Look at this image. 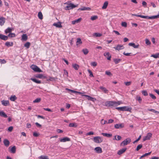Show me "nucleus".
<instances>
[{"label":"nucleus","mask_w":159,"mask_h":159,"mask_svg":"<svg viewBox=\"0 0 159 159\" xmlns=\"http://www.w3.org/2000/svg\"><path fill=\"white\" fill-rule=\"evenodd\" d=\"M116 109L118 110V111H128L131 112V110L132 109V108L129 106H124L120 107H117Z\"/></svg>","instance_id":"obj_1"},{"label":"nucleus","mask_w":159,"mask_h":159,"mask_svg":"<svg viewBox=\"0 0 159 159\" xmlns=\"http://www.w3.org/2000/svg\"><path fill=\"white\" fill-rule=\"evenodd\" d=\"M31 68L34 71L38 72H42V71L37 66L34 65H32L31 66Z\"/></svg>","instance_id":"obj_2"},{"label":"nucleus","mask_w":159,"mask_h":159,"mask_svg":"<svg viewBox=\"0 0 159 159\" xmlns=\"http://www.w3.org/2000/svg\"><path fill=\"white\" fill-rule=\"evenodd\" d=\"M131 141V139L130 138H127L123 141L120 144V146H123L127 145Z\"/></svg>","instance_id":"obj_3"},{"label":"nucleus","mask_w":159,"mask_h":159,"mask_svg":"<svg viewBox=\"0 0 159 159\" xmlns=\"http://www.w3.org/2000/svg\"><path fill=\"white\" fill-rule=\"evenodd\" d=\"M93 140L96 143H100L103 141V139L99 136H96L93 138Z\"/></svg>","instance_id":"obj_4"},{"label":"nucleus","mask_w":159,"mask_h":159,"mask_svg":"<svg viewBox=\"0 0 159 159\" xmlns=\"http://www.w3.org/2000/svg\"><path fill=\"white\" fill-rule=\"evenodd\" d=\"M115 102L114 101H107L105 102V106L107 107H112L115 106Z\"/></svg>","instance_id":"obj_5"},{"label":"nucleus","mask_w":159,"mask_h":159,"mask_svg":"<svg viewBox=\"0 0 159 159\" xmlns=\"http://www.w3.org/2000/svg\"><path fill=\"white\" fill-rule=\"evenodd\" d=\"M34 76L37 78H39L40 79H47V77L46 76L43 75L42 74H37L34 75Z\"/></svg>","instance_id":"obj_6"},{"label":"nucleus","mask_w":159,"mask_h":159,"mask_svg":"<svg viewBox=\"0 0 159 159\" xmlns=\"http://www.w3.org/2000/svg\"><path fill=\"white\" fill-rule=\"evenodd\" d=\"M126 150H127L126 148H122V149L119 150L118 151L117 154L118 155H120L122 154L123 153H124L126 151Z\"/></svg>","instance_id":"obj_7"},{"label":"nucleus","mask_w":159,"mask_h":159,"mask_svg":"<svg viewBox=\"0 0 159 159\" xmlns=\"http://www.w3.org/2000/svg\"><path fill=\"white\" fill-rule=\"evenodd\" d=\"M124 124L123 123H121L120 124H116L115 125L114 127L116 129H117L122 128L124 127Z\"/></svg>","instance_id":"obj_8"},{"label":"nucleus","mask_w":159,"mask_h":159,"mask_svg":"<svg viewBox=\"0 0 159 159\" xmlns=\"http://www.w3.org/2000/svg\"><path fill=\"white\" fill-rule=\"evenodd\" d=\"M114 48L116 50L119 51L120 49H123L124 48V47L122 45L118 44L117 45L116 47H114Z\"/></svg>","instance_id":"obj_9"},{"label":"nucleus","mask_w":159,"mask_h":159,"mask_svg":"<svg viewBox=\"0 0 159 159\" xmlns=\"http://www.w3.org/2000/svg\"><path fill=\"white\" fill-rule=\"evenodd\" d=\"M82 96H85L87 98V99L89 100H90L93 102H94L96 100V99L94 98H93L92 97H90L88 95H82Z\"/></svg>","instance_id":"obj_10"},{"label":"nucleus","mask_w":159,"mask_h":159,"mask_svg":"<svg viewBox=\"0 0 159 159\" xmlns=\"http://www.w3.org/2000/svg\"><path fill=\"white\" fill-rule=\"evenodd\" d=\"M2 104L4 106H7L10 105L9 102L8 100H3L1 101Z\"/></svg>","instance_id":"obj_11"},{"label":"nucleus","mask_w":159,"mask_h":159,"mask_svg":"<svg viewBox=\"0 0 159 159\" xmlns=\"http://www.w3.org/2000/svg\"><path fill=\"white\" fill-rule=\"evenodd\" d=\"M70 140V138L67 137H64L60 139L61 142H65L66 141H69Z\"/></svg>","instance_id":"obj_12"},{"label":"nucleus","mask_w":159,"mask_h":159,"mask_svg":"<svg viewBox=\"0 0 159 159\" xmlns=\"http://www.w3.org/2000/svg\"><path fill=\"white\" fill-rule=\"evenodd\" d=\"M94 150L96 152L98 153H100L102 152V148L100 147H97L94 148Z\"/></svg>","instance_id":"obj_13"},{"label":"nucleus","mask_w":159,"mask_h":159,"mask_svg":"<svg viewBox=\"0 0 159 159\" xmlns=\"http://www.w3.org/2000/svg\"><path fill=\"white\" fill-rule=\"evenodd\" d=\"M91 8L89 7H82L81 8H80L78 9V11L80 10L81 11H89L91 10Z\"/></svg>","instance_id":"obj_14"},{"label":"nucleus","mask_w":159,"mask_h":159,"mask_svg":"<svg viewBox=\"0 0 159 159\" xmlns=\"http://www.w3.org/2000/svg\"><path fill=\"white\" fill-rule=\"evenodd\" d=\"M104 55L105 57L107 56V58L108 60H110L111 58V56L110 55V53L109 52H105L104 53Z\"/></svg>","instance_id":"obj_15"},{"label":"nucleus","mask_w":159,"mask_h":159,"mask_svg":"<svg viewBox=\"0 0 159 159\" xmlns=\"http://www.w3.org/2000/svg\"><path fill=\"white\" fill-rule=\"evenodd\" d=\"M0 39L4 40H7L8 39V36L0 34Z\"/></svg>","instance_id":"obj_16"},{"label":"nucleus","mask_w":159,"mask_h":159,"mask_svg":"<svg viewBox=\"0 0 159 159\" xmlns=\"http://www.w3.org/2000/svg\"><path fill=\"white\" fill-rule=\"evenodd\" d=\"M128 45L129 46H132L135 48H138L139 46V44H135L134 43H129Z\"/></svg>","instance_id":"obj_17"},{"label":"nucleus","mask_w":159,"mask_h":159,"mask_svg":"<svg viewBox=\"0 0 159 159\" xmlns=\"http://www.w3.org/2000/svg\"><path fill=\"white\" fill-rule=\"evenodd\" d=\"M82 20V18H80L78 19L72 21L71 22V23L73 25H75L76 24L80 22Z\"/></svg>","instance_id":"obj_18"},{"label":"nucleus","mask_w":159,"mask_h":159,"mask_svg":"<svg viewBox=\"0 0 159 159\" xmlns=\"http://www.w3.org/2000/svg\"><path fill=\"white\" fill-rule=\"evenodd\" d=\"M3 143L5 146L8 147L9 145L10 142L7 139H5L3 140Z\"/></svg>","instance_id":"obj_19"},{"label":"nucleus","mask_w":159,"mask_h":159,"mask_svg":"<svg viewBox=\"0 0 159 159\" xmlns=\"http://www.w3.org/2000/svg\"><path fill=\"white\" fill-rule=\"evenodd\" d=\"M5 18L3 17L0 18V25H3L5 22Z\"/></svg>","instance_id":"obj_20"},{"label":"nucleus","mask_w":159,"mask_h":159,"mask_svg":"<svg viewBox=\"0 0 159 159\" xmlns=\"http://www.w3.org/2000/svg\"><path fill=\"white\" fill-rule=\"evenodd\" d=\"M28 39V37L26 34H23L21 37V40L24 41H26Z\"/></svg>","instance_id":"obj_21"},{"label":"nucleus","mask_w":159,"mask_h":159,"mask_svg":"<svg viewBox=\"0 0 159 159\" xmlns=\"http://www.w3.org/2000/svg\"><path fill=\"white\" fill-rule=\"evenodd\" d=\"M13 30V28H10L9 27L5 31V32L6 34L8 33H11L12 30Z\"/></svg>","instance_id":"obj_22"},{"label":"nucleus","mask_w":159,"mask_h":159,"mask_svg":"<svg viewBox=\"0 0 159 159\" xmlns=\"http://www.w3.org/2000/svg\"><path fill=\"white\" fill-rule=\"evenodd\" d=\"M100 89H101L105 93H107L108 92V90L106 89L105 87L102 86H101L100 87Z\"/></svg>","instance_id":"obj_23"},{"label":"nucleus","mask_w":159,"mask_h":159,"mask_svg":"<svg viewBox=\"0 0 159 159\" xmlns=\"http://www.w3.org/2000/svg\"><path fill=\"white\" fill-rule=\"evenodd\" d=\"M101 134L103 136L107 137L108 138L111 137L112 136V134H108V133H102Z\"/></svg>","instance_id":"obj_24"},{"label":"nucleus","mask_w":159,"mask_h":159,"mask_svg":"<svg viewBox=\"0 0 159 159\" xmlns=\"http://www.w3.org/2000/svg\"><path fill=\"white\" fill-rule=\"evenodd\" d=\"M53 25L58 28H61L62 27L61 23L60 22H59L58 23H54L53 24Z\"/></svg>","instance_id":"obj_25"},{"label":"nucleus","mask_w":159,"mask_h":159,"mask_svg":"<svg viewBox=\"0 0 159 159\" xmlns=\"http://www.w3.org/2000/svg\"><path fill=\"white\" fill-rule=\"evenodd\" d=\"M30 80L33 81V82H34L35 83H36L37 84H41V81L40 80H37L35 78H31Z\"/></svg>","instance_id":"obj_26"},{"label":"nucleus","mask_w":159,"mask_h":159,"mask_svg":"<svg viewBox=\"0 0 159 159\" xmlns=\"http://www.w3.org/2000/svg\"><path fill=\"white\" fill-rule=\"evenodd\" d=\"M77 126V125L76 123H70L69 125V127H73L76 128Z\"/></svg>","instance_id":"obj_27"},{"label":"nucleus","mask_w":159,"mask_h":159,"mask_svg":"<svg viewBox=\"0 0 159 159\" xmlns=\"http://www.w3.org/2000/svg\"><path fill=\"white\" fill-rule=\"evenodd\" d=\"M10 151L12 153H15L16 152V147L15 146L12 147Z\"/></svg>","instance_id":"obj_28"},{"label":"nucleus","mask_w":159,"mask_h":159,"mask_svg":"<svg viewBox=\"0 0 159 159\" xmlns=\"http://www.w3.org/2000/svg\"><path fill=\"white\" fill-rule=\"evenodd\" d=\"M72 67L76 70H78L80 67L79 65L76 64H73Z\"/></svg>","instance_id":"obj_29"},{"label":"nucleus","mask_w":159,"mask_h":159,"mask_svg":"<svg viewBox=\"0 0 159 159\" xmlns=\"http://www.w3.org/2000/svg\"><path fill=\"white\" fill-rule=\"evenodd\" d=\"M13 44V43L12 42H7L5 43V45L7 47L12 46Z\"/></svg>","instance_id":"obj_30"},{"label":"nucleus","mask_w":159,"mask_h":159,"mask_svg":"<svg viewBox=\"0 0 159 159\" xmlns=\"http://www.w3.org/2000/svg\"><path fill=\"white\" fill-rule=\"evenodd\" d=\"M17 99V97L15 95H12L10 98V100L12 101H14Z\"/></svg>","instance_id":"obj_31"},{"label":"nucleus","mask_w":159,"mask_h":159,"mask_svg":"<svg viewBox=\"0 0 159 159\" xmlns=\"http://www.w3.org/2000/svg\"><path fill=\"white\" fill-rule=\"evenodd\" d=\"M108 5V2L107 1H106L104 2L103 4V6H102V8L103 9H105L107 8Z\"/></svg>","instance_id":"obj_32"},{"label":"nucleus","mask_w":159,"mask_h":159,"mask_svg":"<svg viewBox=\"0 0 159 159\" xmlns=\"http://www.w3.org/2000/svg\"><path fill=\"white\" fill-rule=\"evenodd\" d=\"M0 116H3L5 118H7V115L3 111H0Z\"/></svg>","instance_id":"obj_33"},{"label":"nucleus","mask_w":159,"mask_h":159,"mask_svg":"<svg viewBox=\"0 0 159 159\" xmlns=\"http://www.w3.org/2000/svg\"><path fill=\"white\" fill-rule=\"evenodd\" d=\"M152 134L150 133H148L145 137L148 140L150 139V138L152 137Z\"/></svg>","instance_id":"obj_34"},{"label":"nucleus","mask_w":159,"mask_h":159,"mask_svg":"<svg viewBox=\"0 0 159 159\" xmlns=\"http://www.w3.org/2000/svg\"><path fill=\"white\" fill-rule=\"evenodd\" d=\"M122 59H114L113 60L114 61L116 64H117L120 61H121Z\"/></svg>","instance_id":"obj_35"},{"label":"nucleus","mask_w":159,"mask_h":159,"mask_svg":"<svg viewBox=\"0 0 159 159\" xmlns=\"http://www.w3.org/2000/svg\"><path fill=\"white\" fill-rule=\"evenodd\" d=\"M7 36L8 37L13 38L16 36V34L15 33H9Z\"/></svg>","instance_id":"obj_36"},{"label":"nucleus","mask_w":159,"mask_h":159,"mask_svg":"<svg viewBox=\"0 0 159 159\" xmlns=\"http://www.w3.org/2000/svg\"><path fill=\"white\" fill-rule=\"evenodd\" d=\"M38 16L39 18L42 20L43 18V16L42 12L41 11L39 12L38 14Z\"/></svg>","instance_id":"obj_37"},{"label":"nucleus","mask_w":159,"mask_h":159,"mask_svg":"<svg viewBox=\"0 0 159 159\" xmlns=\"http://www.w3.org/2000/svg\"><path fill=\"white\" fill-rule=\"evenodd\" d=\"M148 110L149 111L153 112L157 114H158L159 113V111H156L154 109H148Z\"/></svg>","instance_id":"obj_38"},{"label":"nucleus","mask_w":159,"mask_h":159,"mask_svg":"<svg viewBox=\"0 0 159 159\" xmlns=\"http://www.w3.org/2000/svg\"><path fill=\"white\" fill-rule=\"evenodd\" d=\"M82 51L85 55H87L89 52L88 50L86 48L83 49Z\"/></svg>","instance_id":"obj_39"},{"label":"nucleus","mask_w":159,"mask_h":159,"mask_svg":"<svg viewBox=\"0 0 159 159\" xmlns=\"http://www.w3.org/2000/svg\"><path fill=\"white\" fill-rule=\"evenodd\" d=\"M151 152H149L148 153H146L144 154L142 156H141L140 157V159L142 158L143 157H145L149 155H150L151 154Z\"/></svg>","instance_id":"obj_40"},{"label":"nucleus","mask_w":159,"mask_h":159,"mask_svg":"<svg viewBox=\"0 0 159 159\" xmlns=\"http://www.w3.org/2000/svg\"><path fill=\"white\" fill-rule=\"evenodd\" d=\"M159 53H158L155 54H153L151 56V57H152L155 58H157L159 57Z\"/></svg>","instance_id":"obj_41"},{"label":"nucleus","mask_w":159,"mask_h":159,"mask_svg":"<svg viewBox=\"0 0 159 159\" xmlns=\"http://www.w3.org/2000/svg\"><path fill=\"white\" fill-rule=\"evenodd\" d=\"M41 101V98H38L36 99L33 101L34 103H39V102Z\"/></svg>","instance_id":"obj_42"},{"label":"nucleus","mask_w":159,"mask_h":159,"mask_svg":"<svg viewBox=\"0 0 159 159\" xmlns=\"http://www.w3.org/2000/svg\"><path fill=\"white\" fill-rule=\"evenodd\" d=\"M30 42H27L24 44V46L27 48H30Z\"/></svg>","instance_id":"obj_43"},{"label":"nucleus","mask_w":159,"mask_h":159,"mask_svg":"<svg viewBox=\"0 0 159 159\" xmlns=\"http://www.w3.org/2000/svg\"><path fill=\"white\" fill-rule=\"evenodd\" d=\"M114 102H115V106H117L118 105H119L121 104L122 103V102L121 101H118L117 102L114 101Z\"/></svg>","instance_id":"obj_44"},{"label":"nucleus","mask_w":159,"mask_h":159,"mask_svg":"<svg viewBox=\"0 0 159 159\" xmlns=\"http://www.w3.org/2000/svg\"><path fill=\"white\" fill-rule=\"evenodd\" d=\"M136 100H138L140 103H141L142 99L140 96H136Z\"/></svg>","instance_id":"obj_45"},{"label":"nucleus","mask_w":159,"mask_h":159,"mask_svg":"<svg viewBox=\"0 0 159 159\" xmlns=\"http://www.w3.org/2000/svg\"><path fill=\"white\" fill-rule=\"evenodd\" d=\"M142 144H140L137 147L136 150L137 151H138L140 149H141L142 147Z\"/></svg>","instance_id":"obj_46"},{"label":"nucleus","mask_w":159,"mask_h":159,"mask_svg":"<svg viewBox=\"0 0 159 159\" xmlns=\"http://www.w3.org/2000/svg\"><path fill=\"white\" fill-rule=\"evenodd\" d=\"M39 159H49L48 158V157L47 156H40Z\"/></svg>","instance_id":"obj_47"},{"label":"nucleus","mask_w":159,"mask_h":159,"mask_svg":"<svg viewBox=\"0 0 159 159\" xmlns=\"http://www.w3.org/2000/svg\"><path fill=\"white\" fill-rule=\"evenodd\" d=\"M81 44L82 43V41H81V39L80 38H78L77 40L76 45H78V44Z\"/></svg>","instance_id":"obj_48"},{"label":"nucleus","mask_w":159,"mask_h":159,"mask_svg":"<svg viewBox=\"0 0 159 159\" xmlns=\"http://www.w3.org/2000/svg\"><path fill=\"white\" fill-rule=\"evenodd\" d=\"M98 18V17L97 16H91V19L92 20H96Z\"/></svg>","instance_id":"obj_49"},{"label":"nucleus","mask_w":159,"mask_h":159,"mask_svg":"<svg viewBox=\"0 0 159 159\" xmlns=\"http://www.w3.org/2000/svg\"><path fill=\"white\" fill-rule=\"evenodd\" d=\"M88 71L90 74L89 76L90 77H94L93 74V73L91 70H90L89 69H88Z\"/></svg>","instance_id":"obj_50"},{"label":"nucleus","mask_w":159,"mask_h":159,"mask_svg":"<svg viewBox=\"0 0 159 159\" xmlns=\"http://www.w3.org/2000/svg\"><path fill=\"white\" fill-rule=\"evenodd\" d=\"M142 94L144 96H147L148 95V93L146 91L143 90L142 92Z\"/></svg>","instance_id":"obj_51"},{"label":"nucleus","mask_w":159,"mask_h":159,"mask_svg":"<svg viewBox=\"0 0 159 159\" xmlns=\"http://www.w3.org/2000/svg\"><path fill=\"white\" fill-rule=\"evenodd\" d=\"M101 123L102 125H104L106 123L107 124V122L103 119H102L101 121Z\"/></svg>","instance_id":"obj_52"},{"label":"nucleus","mask_w":159,"mask_h":159,"mask_svg":"<svg viewBox=\"0 0 159 159\" xmlns=\"http://www.w3.org/2000/svg\"><path fill=\"white\" fill-rule=\"evenodd\" d=\"M145 43L147 45H149L151 44V42L148 39H145Z\"/></svg>","instance_id":"obj_53"},{"label":"nucleus","mask_w":159,"mask_h":159,"mask_svg":"<svg viewBox=\"0 0 159 159\" xmlns=\"http://www.w3.org/2000/svg\"><path fill=\"white\" fill-rule=\"evenodd\" d=\"M151 97L153 99H155L156 98V97L152 94L149 93V94Z\"/></svg>","instance_id":"obj_54"},{"label":"nucleus","mask_w":159,"mask_h":159,"mask_svg":"<svg viewBox=\"0 0 159 159\" xmlns=\"http://www.w3.org/2000/svg\"><path fill=\"white\" fill-rule=\"evenodd\" d=\"M78 4H77L76 5H74L73 3H71V5H70L71 8V9H73L74 8L77 7H78Z\"/></svg>","instance_id":"obj_55"},{"label":"nucleus","mask_w":159,"mask_h":159,"mask_svg":"<svg viewBox=\"0 0 159 159\" xmlns=\"http://www.w3.org/2000/svg\"><path fill=\"white\" fill-rule=\"evenodd\" d=\"M121 25L124 27H126L127 26V24L125 22H122L121 23Z\"/></svg>","instance_id":"obj_56"},{"label":"nucleus","mask_w":159,"mask_h":159,"mask_svg":"<svg viewBox=\"0 0 159 159\" xmlns=\"http://www.w3.org/2000/svg\"><path fill=\"white\" fill-rule=\"evenodd\" d=\"M65 9L66 10H68L70 9H71V6H70L67 5V6L65 8Z\"/></svg>","instance_id":"obj_57"},{"label":"nucleus","mask_w":159,"mask_h":159,"mask_svg":"<svg viewBox=\"0 0 159 159\" xmlns=\"http://www.w3.org/2000/svg\"><path fill=\"white\" fill-rule=\"evenodd\" d=\"M47 79V80L48 81H49V80H50V81H53V80H55V78H53V77H49V79Z\"/></svg>","instance_id":"obj_58"},{"label":"nucleus","mask_w":159,"mask_h":159,"mask_svg":"<svg viewBox=\"0 0 159 159\" xmlns=\"http://www.w3.org/2000/svg\"><path fill=\"white\" fill-rule=\"evenodd\" d=\"M91 65L93 66H96L97 65V63L96 62H93L91 63Z\"/></svg>","instance_id":"obj_59"},{"label":"nucleus","mask_w":159,"mask_h":159,"mask_svg":"<svg viewBox=\"0 0 159 159\" xmlns=\"http://www.w3.org/2000/svg\"><path fill=\"white\" fill-rule=\"evenodd\" d=\"M0 62L1 64H5L6 62V61L4 59H0Z\"/></svg>","instance_id":"obj_60"},{"label":"nucleus","mask_w":159,"mask_h":159,"mask_svg":"<svg viewBox=\"0 0 159 159\" xmlns=\"http://www.w3.org/2000/svg\"><path fill=\"white\" fill-rule=\"evenodd\" d=\"M105 74L106 75L109 76H111L112 75V74L111 73V72L109 71H106Z\"/></svg>","instance_id":"obj_61"},{"label":"nucleus","mask_w":159,"mask_h":159,"mask_svg":"<svg viewBox=\"0 0 159 159\" xmlns=\"http://www.w3.org/2000/svg\"><path fill=\"white\" fill-rule=\"evenodd\" d=\"M13 128L12 126H10L8 128V130L10 132H11L13 129Z\"/></svg>","instance_id":"obj_62"},{"label":"nucleus","mask_w":159,"mask_h":159,"mask_svg":"<svg viewBox=\"0 0 159 159\" xmlns=\"http://www.w3.org/2000/svg\"><path fill=\"white\" fill-rule=\"evenodd\" d=\"M131 53H126L125 52H124L123 53V54L126 56H130L131 55Z\"/></svg>","instance_id":"obj_63"},{"label":"nucleus","mask_w":159,"mask_h":159,"mask_svg":"<svg viewBox=\"0 0 159 159\" xmlns=\"http://www.w3.org/2000/svg\"><path fill=\"white\" fill-rule=\"evenodd\" d=\"M33 136L35 137H37L39 136V134L36 132H34L33 134Z\"/></svg>","instance_id":"obj_64"}]
</instances>
